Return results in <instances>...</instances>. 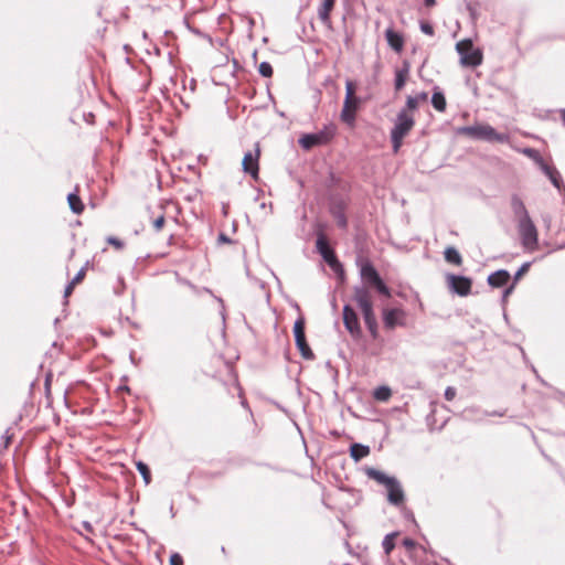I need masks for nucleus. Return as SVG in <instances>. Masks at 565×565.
Segmentation results:
<instances>
[{
  "label": "nucleus",
  "instance_id": "48",
  "mask_svg": "<svg viewBox=\"0 0 565 565\" xmlns=\"http://www.w3.org/2000/svg\"><path fill=\"white\" fill-rule=\"evenodd\" d=\"M561 115H562V119H563V121H564V124H565V109H563V110L561 111Z\"/></svg>",
  "mask_w": 565,
  "mask_h": 565
},
{
  "label": "nucleus",
  "instance_id": "42",
  "mask_svg": "<svg viewBox=\"0 0 565 565\" xmlns=\"http://www.w3.org/2000/svg\"><path fill=\"white\" fill-rule=\"evenodd\" d=\"M527 268L529 264H524L516 273L515 278L518 279L519 277H521L527 270Z\"/></svg>",
  "mask_w": 565,
  "mask_h": 565
},
{
  "label": "nucleus",
  "instance_id": "18",
  "mask_svg": "<svg viewBox=\"0 0 565 565\" xmlns=\"http://www.w3.org/2000/svg\"><path fill=\"white\" fill-rule=\"evenodd\" d=\"M428 98L427 93H420L416 96H408L406 99V106L402 110H408V113L413 114L417 109L418 105L423 102H426Z\"/></svg>",
  "mask_w": 565,
  "mask_h": 565
},
{
  "label": "nucleus",
  "instance_id": "45",
  "mask_svg": "<svg viewBox=\"0 0 565 565\" xmlns=\"http://www.w3.org/2000/svg\"><path fill=\"white\" fill-rule=\"evenodd\" d=\"M435 3H436V0H425V4L427 7H433V6H435Z\"/></svg>",
  "mask_w": 565,
  "mask_h": 565
},
{
  "label": "nucleus",
  "instance_id": "46",
  "mask_svg": "<svg viewBox=\"0 0 565 565\" xmlns=\"http://www.w3.org/2000/svg\"><path fill=\"white\" fill-rule=\"evenodd\" d=\"M512 291V287L508 288L505 291H504V298H507Z\"/></svg>",
  "mask_w": 565,
  "mask_h": 565
},
{
  "label": "nucleus",
  "instance_id": "10",
  "mask_svg": "<svg viewBox=\"0 0 565 565\" xmlns=\"http://www.w3.org/2000/svg\"><path fill=\"white\" fill-rule=\"evenodd\" d=\"M385 327L393 329L405 323V312L402 309H385L383 312Z\"/></svg>",
  "mask_w": 565,
  "mask_h": 565
},
{
  "label": "nucleus",
  "instance_id": "31",
  "mask_svg": "<svg viewBox=\"0 0 565 565\" xmlns=\"http://www.w3.org/2000/svg\"><path fill=\"white\" fill-rule=\"evenodd\" d=\"M546 174L551 179L552 183L557 188L561 189V177L559 173L548 166H546Z\"/></svg>",
  "mask_w": 565,
  "mask_h": 565
},
{
  "label": "nucleus",
  "instance_id": "37",
  "mask_svg": "<svg viewBox=\"0 0 565 565\" xmlns=\"http://www.w3.org/2000/svg\"><path fill=\"white\" fill-rule=\"evenodd\" d=\"M420 30L423 33L427 34V35H434V28L431 24L429 23H426V22H422L420 23Z\"/></svg>",
  "mask_w": 565,
  "mask_h": 565
},
{
  "label": "nucleus",
  "instance_id": "34",
  "mask_svg": "<svg viewBox=\"0 0 565 565\" xmlns=\"http://www.w3.org/2000/svg\"><path fill=\"white\" fill-rule=\"evenodd\" d=\"M373 285L381 294L385 295L386 297L391 296L390 289L386 287V285L383 282L381 278L377 279Z\"/></svg>",
  "mask_w": 565,
  "mask_h": 565
},
{
  "label": "nucleus",
  "instance_id": "6",
  "mask_svg": "<svg viewBox=\"0 0 565 565\" xmlns=\"http://www.w3.org/2000/svg\"><path fill=\"white\" fill-rule=\"evenodd\" d=\"M518 228L522 245L527 249H535L537 246V230L531 217L519 221Z\"/></svg>",
  "mask_w": 565,
  "mask_h": 565
},
{
  "label": "nucleus",
  "instance_id": "44",
  "mask_svg": "<svg viewBox=\"0 0 565 565\" xmlns=\"http://www.w3.org/2000/svg\"><path fill=\"white\" fill-rule=\"evenodd\" d=\"M403 543H404V545H405L406 547H409V548L414 546V541H412V540H409V539L404 540V542H403Z\"/></svg>",
  "mask_w": 565,
  "mask_h": 565
},
{
  "label": "nucleus",
  "instance_id": "8",
  "mask_svg": "<svg viewBox=\"0 0 565 565\" xmlns=\"http://www.w3.org/2000/svg\"><path fill=\"white\" fill-rule=\"evenodd\" d=\"M449 289L461 296H468L471 291L472 281L470 278L465 276H458L449 274L446 277Z\"/></svg>",
  "mask_w": 565,
  "mask_h": 565
},
{
  "label": "nucleus",
  "instance_id": "26",
  "mask_svg": "<svg viewBox=\"0 0 565 565\" xmlns=\"http://www.w3.org/2000/svg\"><path fill=\"white\" fill-rule=\"evenodd\" d=\"M364 321L367 327V329L371 331V333L375 337L376 335V319L374 316L373 310L363 312Z\"/></svg>",
  "mask_w": 565,
  "mask_h": 565
},
{
  "label": "nucleus",
  "instance_id": "16",
  "mask_svg": "<svg viewBox=\"0 0 565 565\" xmlns=\"http://www.w3.org/2000/svg\"><path fill=\"white\" fill-rule=\"evenodd\" d=\"M510 274L504 269H500L489 275L488 284L492 287H502L508 284Z\"/></svg>",
  "mask_w": 565,
  "mask_h": 565
},
{
  "label": "nucleus",
  "instance_id": "35",
  "mask_svg": "<svg viewBox=\"0 0 565 565\" xmlns=\"http://www.w3.org/2000/svg\"><path fill=\"white\" fill-rule=\"evenodd\" d=\"M164 222H166L164 215L160 214L156 218H153L152 225H153L154 230L158 232V231L162 230Z\"/></svg>",
  "mask_w": 565,
  "mask_h": 565
},
{
  "label": "nucleus",
  "instance_id": "5",
  "mask_svg": "<svg viewBox=\"0 0 565 565\" xmlns=\"http://www.w3.org/2000/svg\"><path fill=\"white\" fill-rule=\"evenodd\" d=\"M334 135H335V126L329 125V126H326L319 132L303 135L299 139V145L303 149L309 150L312 147L328 143L334 137Z\"/></svg>",
  "mask_w": 565,
  "mask_h": 565
},
{
  "label": "nucleus",
  "instance_id": "13",
  "mask_svg": "<svg viewBox=\"0 0 565 565\" xmlns=\"http://www.w3.org/2000/svg\"><path fill=\"white\" fill-rule=\"evenodd\" d=\"M385 38L391 49H393L397 53H401L403 51L404 38L401 33L394 31L392 28H388L385 31Z\"/></svg>",
  "mask_w": 565,
  "mask_h": 565
},
{
  "label": "nucleus",
  "instance_id": "33",
  "mask_svg": "<svg viewBox=\"0 0 565 565\" xmlns=\"http://www.w3.org/2000/svg\"><path fill=\"white\" fill-rule=\"evenodd\" d=\"M258 72L264 77H270L273 75V67L268 62H262L258 66Z\"/></svg>",
  "mask_w": 565,
  "mask_h": 565
},
{
  "label": "nucleus",
  "instance_id": "19",
  "mask_svg": "<svg viewBox=\"0 0 565 565\" xmlns=\"http://www.w3.org/2000/svg\"><path fill=\"white\" fill-rule=\"evenodd\" d=\"M361 277L364 280L371 281L372 284L381 278L376 269L370 263H364L361 266Z\"/></svg>",
  "mask_w": 565,
  "mask_h": 565
},
{
  "label": "nucleus",
  "instance_id": "25",
  "mask_svg": "<svg viewBox=\"0 0 565 565\" xmlns=\"http://www.w3.org/2000/svg\"><path fill=\"white\" fill-rule=\"evenodd\" d=\"M369 476H370L372 479L376 480L377 482H380V483L384 484L385 487H386L387 484H390V483L394 480V478L388 477V476H386L385 473H383V472H381V471H379V470H374V469H371V470L369 471Z\"/></svg>",
  "mask_w": 565,
  "mask_h": 565
},
{
  "label": "nucleus",
  "instance_id": "39",
  "mask_svg": "<svg viewBox=\"0 0 565 565\" xmlns=\"http://www.w3.org/2000/svg\"><path fill=\"white\" fill-rule=\"evenodd\" d=\"M85 274H86V269L85 267H83L76 275L75 277L71 280V282H73L74 285L81 282L83 280V278L85 277Z\"/></svg>",
  "mask_w": 565,
  "mask_h": 565
},
{
  "label": "nucleus",
  "instance_id": "20",
  "mask_svg": "<svg viewBox=\"0 0 565 565\" xmlns=\"http://www.w3.org/2000/svg\"><path fill=\"white\" fill-rule=\"evenodd\" d=\"M409 75L408 65H404L402 68L395 72V89L401 90L407 82Z\"/></svg>",
  "mask_w": 565,
  "mask_h": 565
},
{
  "label": "nucleus",
  "instance_id": "4",
  "mask_svg": "<svg viewBox=\"0 0 565 565\" xmlns=\"http://www.w3.org/2000/svg\"><path fill=\"white\" fill-rule=\"evenodd\" d=\"M359 100L354 96V85L352 82L348 81L345 83V98L343 103V108L341 110V119L349 126H353L355 121V113L358 109Z\"/></svg>",
  "mask_w": 565,
  "mask_h": 565
},
{
  "label": "nucleus",
  "instance_id": "28",
  "mask_svg": "<svg viewBox=\"0 0 565 565\" xmlns=\"http://www.w3.org/2000/svg\"><path fill=\"white\" fill-rule=\"evenodd\" d=\"M294 335L295 341L305 339V321L302 318H299L294 324Z\"/></svg>",
  "mask_w": 565,
  "mask_h": 565
},
{
  "label": "nucleus",
  "instance_id": "29",
  "mask_svg": "<svg viewBox=\"0 0 565 565\" xmlns=\"http://www.w3.org/2000/svg\"><path fill=\"white\" fill-rule=\"evenodd\" d=\"M296 345L305 359H311L313 356L312 351L310 350L309 345L307 344L306 338L301 339V341L297 340Z\"/></svg>",
  "mask_w": 565,
  "mask_h": 565
},
{
  "label": "nucleus",
  "instance_id": "12",
  "mask_svg": "<svg viewBox=\"0 0 565 565\" xmlns=\"http://www.w3.org/2000/svg\"><path fill=\"white\" fill-rule=\"evenodd\" d=\"M334 0H322V3L318 9V17L328 29H332L330 13L334 7Z\"/></svg>",
  "mask_w": 565,
  "mask_h": 565
},
{
  "label": "nucleus",
  "instance_id": "7",
  "mask_svg": "<svg viewBox=\"0 0 565 565\" xmlns=\"http://www.w3.org/2000/svg\"><path fill=\"white\" fill-rule=\"evenodd\" d=\"M317 249L323 257V259L330 265L335 273H343L342 265L338 262L333 250L330 248L326 237L320 235L317 239Z\"/></svg>",
  "mask_w": 565,
  "mask_h": 565
},
{
  "label": "nucleus",
  "instance_id": "1",
  "mask_svg": "<svg viewBox=\"0 0 565 565\" xmlns=\"http://www.w3.org/2000/svg\"><path fill=\"white\" fill-rule=\"evenodd\" d=\"M414 126V115L408 113V110H399L391 130V141L395 153L399 151L404 138L411 132Z\"/></svg>",
  "mask_w": 565,
  "mask_h": 565
},
{
  "label": "nucleus",
  "instance_id": "40",
  "mask_svg": "<svg viewBox=\"0 0 565 565\" xmlns=\"http://www.w3.org/2000/svg\"><path fill=\"white\" fill-rule=\"evenodd\" d=\"M445 397L447 401H452L456 397V388L448 386L445 391Z\"/></svg>",
  "mask_w": 565,
  "mask_h": 565
},
{
  "label": "nucleus",
  "instance_id": "43",
  "mask_svg": "<svg viewBox=\"0 0 565 565\" xmlns=\"http://www.w3.org/2000/svg\"><path fill=\"white\" fill-rule=\"evenodd\" d=\"M74 286H75V285H74L73 282H70V284L66 286V288H65V297H68V296L72 294Z\"/></svg>",
  "mask_w": 565,
  "mask_h": 565
},
{
  "label": "nucleus",
  "instance_id": "15",
  "mask_svg": "<svg viewBox=\"0 0 565 565\" xmlns=\"http://www.w3.org/2000/svg\"><path fill=\"white\" fill-rule=\"evenodd\" d=\"M388 492V501L393 504H399L404 500V493L401 484L394 479L390 484L386 486Z\"/></svg>",
  "mask_w": 565,
  "mask_h": 565
},
{
  "label": "nucleus",
  "instance_id": "32",
  "mask_svg": "<svg viewBox=\"0 0 565 565\" xmlns=\"http://www.w3.org/2000/svg\"><path fill=\"white\" fill-rule=\"evenodd\" d=\"M136 467H137V470L142 476L145 482L148 484L150 482V470H149L148 466L141 461H138L136 463Z\"/></svg>",
  "mask_w": 565,
  "mask_h": 565
},
{
  "label": "nucleus",
  "instance_id": "36",
  "mask_svg": "<svg viewBox=\"0 0 565 565\" xmlns=\"http://www.w3.org/2000/svg\"><path fill=\"white\" fill-rule=\"evenodd\" d=\"M333 214H334V217H335V221H337L338 225L341 226V227H345L347 226V218H345L344 214L341 211H337Z\"/></svg>",
  "mask_w": 565,
  "mask_h": 565
},
{
  "label": "nucleus",
  "instance_id": "27",
  "mask_svg": "<svg viewBox=\"0 0 565 565\" xmlns=\"http://www.w3.org/2000/svg\"><path fill=\"white\" fill-rule=\"evenodd\" d=\"M391 395H392V391L387 386H380V387L375 388V391L373 393L374 398L377 401H381V402L387 401L391 397Z\"/></svg>",
  "mask_w": 565,
  "mask_h": 565
},
{
  "label": "nucleus",
  "instance_id": "41",
  "mask_svg": "<svg viewBox=\"0 0 565 565\" xmlns=\"http://www.w3.org/2000/svg\"><path fill=\"white\" fill-rule=\"evenodd\" d=\"M107 242L109 244L114 245L116 248H121L122 247V243L119 239L115 238V237H108Z\"/></svg>",
  "mask_w": 565,
  "mask_h": 565
},
{
  "label": "nucleus",
  "instance_id": "30",
  "mask_svg": "<svg viewBox=\"0 0 565 565\" xmlns=\"http://www.w3.org/2000/svg\"><path fill=\"white\" fill-rule=\"evenodd\" d=\"M396 535H397V533H391L384 537L382 546H383L386 555H388L392 552V550L394 548V546H395L394 540H395Z\"/></svg>",
  "mask_w": 565,
  "mask_h": 565
},
{
  "label": "nucleus",
  "instance_id": "24",
  "mask_svg": "<svg viewBox=\"0 0 565 565\" xmlns=\"http://www.w3.org/2000/svg\"><path fill=\"white\" fill-rule=\"evenodd\" d=\"M67 201H68L71 210L74 213L79 214L83 212L84 205H83L79 196L76 193H70L67 196Z\"/></svg>",
  "mask_w": 565,
  "mask_h": 565
},
{
  "label": "nucleus",
  "instance_id": "14",
  "mask_svg": "<svg viewBox=\"0 0 565 565\" xmlns=\"http://www.w3.org/2000/svg\"><path fill=\"white\" fill-rule=\"evenodd\" d=\"M354 300L356 301L360 309L362 310V313L373 310V306L370 300V295L366 289L361 288V287L355 288Z\"/></svg>",
  "mask_w": 565,
  "mask_h": 565
},
{
  "label": "nucleus",
  "instance_id": "9",
  "mask_svg": "<svg viewBox=\"0 0 565 565\" xmlns=\"http://www.w3.org/2000/svg\"><path fill=\"white\" fill-rule=\"evenodd\" d=\"M259 157L260 149L258 145L254 151H248L245 153L242 162L243 171L249 174L254 180L258 179L259 173Z\"/></svg>",
  "mask_w": 565,
  "mask_h": 565
},
{
  "label": "nucleus",
  "instance_id": "47",
  "mask_svg": "<svg viewBox=\"0 0 565 565\" xmlns=\"http://www.w3.org/2000/svg\"><path fill=\"white\" fill-rule=\"evenodd\" d=\"M524 152H525L526 154H529V156H532V154L534 153V150H532V149H526V150H524Z\"/></svg>",
  "mask_w": 565,
  "mask_h": 565
},
{
  "label": "nucleus",
  "instance_id": "11",
  "mask_svg": "<svg viewBox=\"0 0 565 565\" xmlns=\"http://www.w3.org/2000/svg\"><path fill=\"white\" fill-rule=\"evenodd\" d=\"M343 321L345 328L352 335H358L360 333L361 329L358 316L354 312V310L349 306H344L343 308Z\"/></svg>",
  "mask_w": 565,
  "mask_h": 565
},
{
  "label": "nucleus",
  "instance_id": "22",
  "mask_svg": "<svg viewBox=\"0 0 565 565\" xmlns=\"http://www.w3.org/2000/svg\"><path fill=\"white\" fill-rule=\"evenodd\" d=\"M431 104L436 110L445 111L447 103L444 94L439 90L434 92L431 96Z\"/></svg>",
  "mask_w": 565,
  "mask_h": 565
},
{
  "label": "nucleus",
  "instance_id": "2",
  "mask_svg": "<svg viewBox=\"0 0 565 565\" xmlns=\"http://www.w3.org/2000/svg\"><path fill=\"white\" fill-rule=\"evenodd\" d=\"M459 132L475 139L495 141L500 143L508 142L510 139L509 135L497 132L493 127L487 124H477L473 126L462 127L460 128Z\"/></svg>",
  "mask_w": 565,
  "mask_h": 565
},
{
  "label": "nucleus",
  "instance_id": "3",
  "mask_svg": "<svg viewBox=\"0 0 565 565\" xmlns=\"http://www.w3.org/2000/svg\"><path fill=\"white\" fill-rule=\"evenodd\" d=\"M456 50L460 55L462 66L476 67L482 63L483 56L480 49L473 47L472 41L465 39L456 44Z\"/></svg>",
  "mask_w": 565,
  "mask_h": 565
},
{
  "label": "nucleus",
  "instance_id": "17",
  "mask_svg": "<svg viewBox=\"0 0 565 565\" xmlns=\"http://www.w3.org/2000/svg\"><path fill=\"white\" fill-rule=\"evenodd\" d=\"M511 207L513 210L515 217L518 218V222L530 217L523 201L519 196L512 198Z\"/></svg>",
  "mask_w": 565,
  "mask_h": 565
},
{
  "label": "nucleus",
  "instance_id": "38",
  "mask_svg": "<svg viewBox=\"0 0 565 565\" xmlns=\"http://www.w3.org/2000/svg\"><path fill=\"white\" fill-rule=\"evenodd\" d=\"M170 565H183V558L179 553H173L170 556Z\"/></svg>",
  "mask_w": 565,
  "mask_h": 565
},
{
  "label": "nucleus",
  "instance_id": "23",
  "mask_svg": "<svg viewBox=\"0 0 565 565\" xmlns=\"http://www.w3.org/2000/svg\"><path fill=\"white\" fill-rule=\"evenodd\" d=\"M445 259L448 263L455 264V265H461L462 258L459 252L455 247H447L445 249Z\"/></svg>",
  "mask_w": 565,
  "mask_h": 565
},
{
  "label": "nucleus",
  "instance_id": "21",
  "mask_svg": "<svg viewBox=\"0 0 565 565\" xmlns=\"http://www.w3.org/2000/svg\"><path fill=\"white\" fill-rule=\"evenodd\" d=\"M370 454L369 446H364L361 444H353L350 448V455L355 460L359 461L362 458L366 457Z\"/></svg>",
  "mask_w": 565,
  "mask_h": 565
}]
</instances>
